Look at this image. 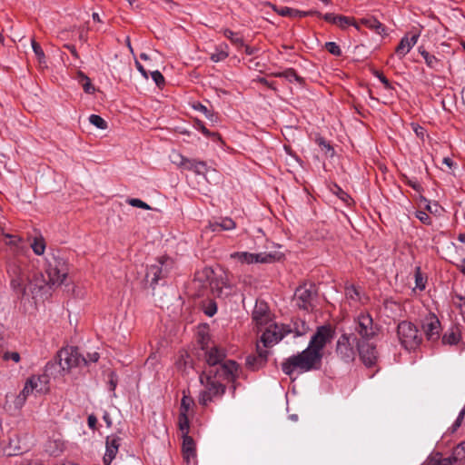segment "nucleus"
Wrapping results in <instances>:
<instances>
[{
    "instance_id": "1",
    "label": "nucleus",
    "mask_w": 465,
    "mask_h": 465,
    "mask_svg": "<svg viewBox=\"0 0 465 465\" xmlns=\"http://www.w3.org/2000/svg\"><path fill=\"white\" fill-rule=\"evenodd\" d=\"M6 272L10 279L11 289L18 300H22L28 295V289L32 294H35L44 286L38 282H44L42 275L30 280L28 266L18 260H11L7 263Z\"/></svg>"
},
{
    "instance_id": "2",
    "label": "nucleus",
    "mask_w": 465,
    "mask_h": 465,
    "mask_svg": "<svg viewBox=\"0 0 465 465\" xmlns=\"http://www.w3.org/2000/svg\"><path fill=\"white\" fill-rule=\"evenodd\" d=\"M322 363V355L310 350L308 347L302 352L292 355L282 363V370L291 376L294 371L307 372L320 368Z\"/></svg>"
},
{
    "instance_id": "3",
    "label": "nucleus",
    "mask_w": 465,
    "mask_h": 465,
    "mask_svg": "<svg viewBox=\"0 0 465 465\" xmlns=\"http://www.w3.org/2000/svg\"><path fill=\"white\" fill-rule=\"evenodd\" d=\"M193 284L198 290V296L203 294L202 291L203 289L209 287L213 295L222 297L223 295V289L228 288L225 278L223 275H215L210 267L198 271L194 275Z\"/></svg>"
},
{
    "instance_id": "4",
    "label": "nucleus",
    "mask_w": 465,
    "mask_h": 465,
    "mask_svg": "<svg viewBox=\"0 0 465 465\" xmlns=\"http://www.w3.org/2000/svg\"><path fill=\"white\" fill-rule=\"evenodd\" d=\"M200 381L204 386V390L199 395V403L201 405L206 406L214 398L222 397L224 394L225 385L213 377L212 370L203 371Z\"/></svg>"
},
{
    "instance_id": "5",
    "label": "nucleus",
    "mask_w": 465,
    "mask_h": 465,
    "mask_svg": "<svg viewBox=\"0 0 465 465\" xmlns=\"http://www.w3.org/2000/svg\"><path fill=\"white\" fill-rule=\"evenodd\" d=\"M48 382L49 379L46 375H33L28 378L25 383L24 389L15 399V405L21 408L25 404L27 397L34 392L38 394L48 392Z\"/></svg>"
},
{
    "instance_id": "6",
    "label": "nucleus",
    "mask_w": 465,
    "mask_h": 465,
    "mask_svg": "<svg viewBox=\"0 0 465 465\" xmlns=\"http://www.w3.org/2000/svg\"><path fill=\"white\" fill-rule=\"evenodd\" d=\"M397 334L401 344L406 350H414L421 342L419 330L411 322L403 321L398 324Z\"/></svg>"
},
{
    "instance_id": "7",
    "label": "nucleus",
    "mask_w": 465,
    "mask_h": 465,
    "mask_svg": "<svg viewBox=\"0 0 465 465\" xmlns=\"http://www.w3.org/2000/svg\"><path fill=\"white\" fill-rule=\"evenodd\" d=\"M47 275V281L45 282L43 278L42 284L45 282L50 288L60 286L68 274V268L66 263L61 259H54V262H49L45 271ZM41 283V282H38Z\"/></svg>"
},
{
    "instance_id": "8",
    "label": "nucleus",
    "mask_w": 465,
    "mask_h": 465,
    "mask_svg": "<svg viewBox=\"0 0 465 465\" xmlns=\"http://www.w3.org/2000/svg\"><path fill=\"white\" fill-rule=\"evenodd\" d=\"M352 341H371L377 334V327L369 313H361L356 321Z\"/></svg>"
},
{
    "instance_id": "9",
    "label": "nucleus",
    "mask_w": 465,
    "mask_h": 465,
    "mask_svg": "<svg viewBox=\"0 0 465 465\" xmlns=\"http://www.w3.org/2000/svg\"><path fill=\"white\" fill-rule=\"evenodd\" d=\"M59 365L64 371H70L73 368L87 365V360L79 353L75 347L63 348L58 352Z\"/></svg>"
},
{
    "instance_id": "10",
    "label": "nucleus",
    "mask_w": 465,
    "mask_h": 465,
    "mask_svg": "<svg viewBox=\"0 0 465 465\" xmlns=\"http://www.w3.org/2000/svg\"><path fill=\"white\" fill-rule=\"evenodd\" d=\"M292 332L291 326L279 325L277 323H271L263 331L261 337V342L263 349H268L278 343L283 337Z\"/></svg>"
},
{
    "instance_id": "11",
    "label": "nucleus",
    "mask_w": 465,
    "mask_h": 465,
    "mask_svg": "<svg viewBox=\"0 0 465 465\" xmlns=\"http://www.w3.org/2000/svg\"><path fill=\"white\" fill-rule=\"evenodd\" d=\"M215 380L234 383L238 378L239 365L236 361L228 360L211 369Z\"/></svg>"
},
{
    "instance_id": "12",
    "label": "nucleus",
    "mask_w": 465,
    "mask_h": 465,
    "mask_svg": "<svg viewBox=\"0 0 465 465\" xmlns=\"http://www.w3.org/2000/svg\"><path fill=\"white\" fill-rule=\"evenodd\" d=\"M334 331L329 325H323L317 328L316 332L312 337L308 348L317 354L323 356L322 350L328 342L331 341Z\"/></svg>"
},
{
    "instance_id": "13",
    "label": "nucleus",
    "mask_w": 465,
    "mask_h": 465,
    "mask_svg": "<svg viewBox=\"0 0 465 465\" xmlns=\"http://www.w3.org/2000/svg\"><path fill=\"white\" fill-rule=\"evenodd\" d=\"M424 465H465V441L458 444L451 456L442 458L439 454L428 460Z\"/></svg>"
},
{
    "instance_id": "14",
    "label": "nucleus",
    "mask_w": 465,
    "mask_h": 465,
    "mask_svg": "<svg viewBox=\"0 0 465 465\" xmlns=\"http://www.w3.org/2000/svg\"><path fill=\"white\" fill-rule=\"evenodd\" d=\"M201 348L203 351H204L205 361L210 369H213V367L224 361L226 357L224 349L214 343L210 344L208 341H204V338H203L201 341Z\"/></svg>"
},
{
    "instance_id": "15",
    "label": "nucleus",
    "mask_w": 465,
    "mask_h": 465,
    "mask_svg": "<svg viewBox=\"0 0 465 465\" xmlns=\"http://www.w3.org/2000/svg\"><path fill=\"white\" fill-rule=\"evenodd\" d=\"M356 342L357 350L363 364L367 367L375 365L378 360L376 346L370 342V341H358Z\"/></svg>"
},
{
    "instance_id": "16",
    "label": "nucleus",
    "mask_w": 465,
    "mask_h": 465,
    "mask_svg": "<svg viewBox=\"0 0 465 465\" xmlns=\"http://www.w3.org/2000/svg\"><path fill=\"white\" fill-rule=\"evenodd\" d=\"M170 262L168 258H161L156 263L150 265L147 268L145 278L150 282L151 286L154 287L159 280L164 278L167 275L166 265Z\"/></svg>"
},
{
    "instance_id": "17",
    "label": "nucleus",
    "mask_w": 465,
    "mask_h": 465,
    "mask_svg": "<svg viewBox=\"0 0 465 465\" xmlns=\"http://www.w3.org/2000/svg\"><path fill=\"white\" fill-rule=\"evenodd\" d=\"M336 354L345 362H351L355 358V350L351 341V335L342 334L336 343Z\"/></svg>"
},
{
    "instance_id": "18",
    "label": "nucleus",
    "mask_w": 465,
    "mask_h": 465,
    "mask_svg": "<svg viewBox=\"0 0 465 465\" xmlns=\"http://www.w3.org/2000/svg\"><path fill=\"white\" fill-rule=\"evenodd\" d=\"M231 258L237 260L241 263H268L273 259V256L269 253H251L248 252H236L231 254Z\"/></svg>"
},
{
    "instance_id": "19",
    "label": "nucleus",
    "mask_w": 465,
    "mask_h": 465,
    "mask_svg": "<svg viewBox=\"0 0 465 465\" xmlns=\"http://www.w3.org/2000/svg\"><path fill=\"white\" fill-rule=\"evenodd\" d=\"M422 329L427 340L435 341L440 339L441 326L440 320L435 314L430 313L424 318Z\"/></svg>"
},
{
    "instance_id": "20",
    "label": "nucleus",
    "mask_w": 465,
    "mask_h": 465,
    "mask_svg": "<svg viewBox=\"0 0 465 465\" xmlns=\"http://www.w3.org/2000/svg\"><path fill=\"white\" fill-rule=\"evenodd\" d=\"M252 318L258 327L271 324L272 316L267 303L264 302H256Z\"/></svg>"
},
{
    "instance_id": "21",
    "label": "nucleus",
    "mask_w": 465,
    "mask_h": 465,
    "mask_svg": "<svg viewBox=\"0 0 465 465\" xmlns=\"http://www.w3.org/2000/svg\"><path fill=\"white\" fill-rule=\"evenodd\" d=\"M269 351L263 349L259 343L256 347V354L249 355L246 358V365L252 371H256L266 363L268 360Z\"/></svg>"
},
{
    "instance_id": "22",
    "label": "nucleus",
    "mask_w": 465,
    "mask_h": 465,
    "mask_svg": "<svg viewBox=\"0 0 465 465\" xmlns=\"http://www.w3.org/2000/svg\"><path fill=\"white\" fill-rule=\"evenodd\" d=\"M313 296L314 291L312 285H310V287L302 285L298 287L295 291V299L297 300V304L303 310H309Z\"/></svg>"
},
{
    "instance_id": "23",
    "label": "nucleus",
    "mask_w": 465,
    "mask_h": 465,
    "mask_svg": "<svg viewBox=\"0 0 465 465\" xmlns=\"http://www.w3.org/2000/svg\"><path fill=\"white\" fill-rule=\"evenodd\" d=\"M106 450L104 456V464L110 465L115 458L118 448L120 446V438L115 435H111L106 438Z\"/></svg>"
},
{
    "instance_id": "24",
    "label": "nucleus",
    "mask_w": 465,
    "mask_h": 465,
    "mask_svg": "<svg viewBox=\"0 0 465 465\" xmlns=\"http://www.w3.org/2000/svg\"><path fill=\"white\" fill-rule=\"evenodd\" d=\"M266 5L271 6L278 15L282 16L304 17L312 15H317L319 16H322V15L317 11H300L287 6L279 8L275 5H272L271 3H267Z\"/></svg>"
},
{
    "instance_id": "25",
    "label": "nucleus",
    "mask_w": 465,
    "mask_h": 465,
    "mask_svg": "<svg viewBox=\"0 0 465 465\" xmlns=\"http://www.w3.org/2000/svg\"><path fill=\"white\" fill-rule=\"evenodd\" d=\"M420 37V32L414 33L411 37L405 35L401 38L399 45L396 47V54L401 57H404L411 48L417 44Z\"/></svg>"
},
{
    "instance_id": "26",
    "label": "nucleus",
    "mask_w": 465,
    "mask_h": 465,
    "mask_svg": "<svg viewBox=\"0 0 465 465\" xmlns=\"http://www.w3.org/2000/svg\"><path fill=\"white\" fill-rule=\"evenodd\" d=\"M461 341V329L452 324L442 335L441 341L445 345H457Z\"/></svg>"
},
{
    "instance_id": "27",
    "label": "nucleus",
    "mask_w": 465,
    "mask_h": 465,
    "mask_svg": "<svg viewBox=\"0 0 465 465\" xmlns=\"http://www.w3.org/2000/svg\"><path fill=\"white\" fill-rule=\"evenodd\" d=\"M183 455L184 460L190 462L196 457L195 444L189 435H183Z\"/></svg>"
},
{
    "instance_id": "28",
    "label": "nucleus",
    "mask_w": 465,
    "mask_h": 465,
    "mask_svg": "<svg viewBox=\"0 0 465 465\" xmlns=\"http://www.w3.org/2000/svg\"><path fill=\"white\" fill-rule=\"evenodd\" d=\"M209 227L213 232H217L219 230L230 231L236 227V223L232 219L224 217L222 218L220 222L210 223Z\"/></svg>"
},
{
    "instance_id": "29",
    "label": "nucleus",
    "mask_w": 465,
    "mask_h": 465,
    "mask_svg": "<svg viewBox=\"0 0 465 465\" xmlns=\"http://www.w3.org/2000/svg\"><path fill=\"white\" fill-rule=\"evenodd\" d=\"M229 56V46L227 44L223 43L216 46L215 52L211 54V60L218 63L225 60Z\"/></svg>"
},
{
    "instance_id": "30",
    "label": "nucleus",
    "mask_w": 465,
    "mask_h": 465,
    "mask_svg": "<svg viewBox=\"0 0 465 465\" xmlns=\"http://www.w3.org/2000/svg\"><path fill=\"white\" fill-rule=\"evenodd\" d=\"M419 52L421 54V56L424 58L426 64L434 70H439L440 66L441 65V62L440 59H438L435 55L430 54L429 52H427L422 47L419 48Z\"/></svg>"
},
{
    "instance_id": "31",
    "label": "nucleus",
    "mask_w": 465,
    "mask_h": 465,
    "mask_svg": "<svg viewBox=\"0 0 465 465\" xmlns=\"http://www.w3.org/2000/svg\"><path fill=\"white\" fill-rule=\"evenodd\" d=\"M345 296L348 300L353 302L363 303V296L359 289L354 285H349L345 287Z\"/></svg>"
},
{
    "instance_id": "32",
    "label": "nucleus",
    "mask_w": 465,
    "mask_h": 465,
    "mask_svg": "<svg viewBox=\"0 0 465 465\" xmlns=\"http://www.w3.org/2000/svg\"><path fill=\"white\" fill-rule=\"evenodd\" d=\"M360 22L361 25L374 30L379 35L384 32L383 25L374 17L362 18Z\"/></svg>"
},
{
    "instance_id": "33",
    "label": "nucleus",
    "mask_w": 465,
    "mask_h": 465,
    "mask_svg": "<svg viewBox=\"0 0 465 465\" xmlns=\"http://www.w3.org/2000/svg\"><path fill=\"white\" fill-rule=\"evenodd\" d=\"M292 332H294L296 336H302L309 331V326L306 322L301 319H296L292 322V328L291 327Z\"/></svg>"
},
{
    "instance_id": "34",
    "label": "nucleus",
    "mask_w": 465,
    "mask_h": 465,
    "mask_svg": "<svg viewBox=\"0 0 465 465\" xmlns=\"http://www.w3.org/2000/svg\"><path fill=\"white\" fill-rule=\"evenodd\" d=\"M273 75L275 77L285 78L290 82H292V81H297L299 83L302 82V78L301 76H299L296 74L295 70L292 68H288L282 72L274 73Z\"/></svg>"
},
{
    "instance_id": "35",
    "label": "nucleus",
    "mask_w": 465,
    "mask_h": 465,
    "mask_svg": "<svg viewBox=\"0 0 465 465\" xmlns=\"http://www.w3.org/2000/svg\"><path fill=\"white\" fill-rule=\"evenodd\" d=\"M77 80L85 93L93 94L94 92V87L93 86L90 78L83 72L79 71L77 73Z\"/></svg>"
},
{
    "instance_id": "36",
    "label": "nucleus",
    "mask_w": 465,
    "mask_h": 465,
    "mask_svg": "<svg viewBox=\"0 0 465 465\" xmlns=\"http://www.w3.org/2000/svg\"><path fill=\"white\" fill-rule=\"evenodd\" d=\"M223 35L230 40V42L237 47L243 46V39L239 33L232 32V30L225 28L223 30Z\"/></svg>"
},
{
    "instance_id": "37",
    "label": "nucleus",
    "mask_w": 465,
    "mask_h": 465,
    "mask_svg": "<svg viewBox=\"0 0 465 465\" xmlns=\"http://www.w3.org/2000/svg\"><path fill=\"white\" fill-rule=\"evenodd\" d=\"M31 248L36 255L44 254L45 251V242L42 236L35 237L31 242Z\"/></svg>"
},
{
    "instance_id": "38",
    "label": "nucleus",
    "mask_w": 465,
    "mask_h": 465,
    "mask_svg": "<svg viewBox=\"0 0 465 465\" xmlns=\"http://www.w3.org/2000/svg\"><path fill=\"white\" fill-rule=\"evenodd\" d=\"M32 48L33 51L41 65H45V55L44 53V50L42 49L41 45L35 40H32Z\"/></svg>"
},
{
    "instance_id": "39",
    "label": "nucleus",
    "mask_w": 465,
    "mask_h": 465,
    "mask_svg": "<svg viewBox=\"0 0 465 465\" xmlns=\"http://www.w3.org/2000/svg\"><path fill=\"white\" fill-rule=\"evenodd\" d=\"M178 425H179V429L183 432V434L188 435L189 429H190V422H189V418H188L187 414L179 413Z\"/></svg>"
},
{
    "instance_id": "40",
    "label": "nucleus",
    "mask_w": 465,
    "mask_h": 465,
    "mask_svg": "<svg viewBox=\"0 0 465 465\" xmlns=\"http://www.w3.org/2000/svg\"><path fill=\"white\" fill-rule=\"evenodd\" d=\"M5 238H8L10 241L7 242L8 245L16 247L18 252H22L25 249V245H21L23 242V239L20 237H17L15 235H11L8 233L5 234Z\"/></svg>"
},
{
    "instance_id": "41",
    "label": "nucleus",
    "mask_w": 465,
    "mask_h": 465,
    "mask_svg": "<svg viewBox=\"0 0 465 465\" xmlns=\"http://www.w3.org/2000/svg\"><path fill=\"white\" fill-rule=\"evenodd\" d=\"M174 157L180 159V163L182 164L183 168H184L186 170H189V171H193V169H194L193 166H194V164L196 163V160H194V159H188V158L183 156L180 153H175Z\"/></svg>"
},
{
    "instance_id": "42",
    "label": "nucleus",
    "mask_w": 465,
    "mask_h": 465,
    "mask_svg": "<svg viewBox=\"0 0 465 465\" xmlns=\"http://www.w3.org/2000/svg\"><path fill=\"white\" fill-rule=\"evenodd\" d=\"M89 122L94 126H96L98 129L105 130L107 128V123L100 115L91 114L89 116Z\"/></svg>"
},
{
    "instance_id": "43",
    "label": "nucleus",
    "mask_w": 465,
    "mask_h": 465,
    "mask_svg": "<svg viewBox=\"0 0 465 465\" xmlns=\"http://www.w3.org/2000/svg\"><path fill=\"white\" fill-rule=\"evenodd\" d=\"M336 21L337 22L335 23V25H337L338 26H340L342 29L350 25H351L355 26L357 29H359L358 25L354 23L353 19H351L348 16L337 15Z\"/></svg>"
},
{
    "instance_id": "44",
    "label": "nucleus",
    "mask_w": 465,
    "mask_h": 465,
    "mask_svg": "<svg viewBox=\"0 0 465 465\" xmlns=\"http://www.w3.org/2000/svg\"><path fill=\"white\" fill-rule=\"evenodd\" d=\"M192 405H193V398L184 394L181 401L180 413L188 415V411L191 409Z\"/></svg>"
},
{
    "instance_id": "45",
    "label": "nucleus",
    "mask_w": 465,
    "mask_h": 465,
    "mask_svg": "<svg viewBox=\"0 0 465 465\" xmlns=\"http://www.w3.org/2000/svg\"><path fill=\"white\" fill-rule=\"evenodd\" d=\"M325 49L331 54L335 56L341 55V49L335 42H327L325 44Z\"/></svg>"
},
{
    "instance_id": "46",
    "label": "nucleus",
    "mask_w": 465,
    "mask_h": 465,
    "mask_svg": "<svg viewBox=\"0 0 465 465\" xmlns=\"http://www.w3.org/2000/svg\"><path fill=\"white\" fill-rule=\"evenodd\" d=\"M127 203H129L133 207H137L144 210H151V206L148 205L145 202L137 199V198H130L127 201Z\"/></svg>"
},
{
    "instance_id": "47",
    "label": "nucleus",
    "mask_w": 465,
    "mask_h": 465,
    "mask_svg": "<svg viewBox=\"0 0 465 465\" xmlns=\"http://www.w3.org/2000/svg\"><path fill=\"white\" fill-rule=\"evenodd\" d=\"M152 79L154 81L158 87H163L165 84L164 77L158 70L151 72Z\"/></svg>"
},
{
    "instance_id": "48",
    "label": "nucleus",
    "mask_w": 465,
    "mask_h": 465,
    "mask_svg": "<svg viewBox=\"0 0 465 465\" xmlns=\"http://www.w3.org/2000/svg\"><path fill=\"white\" fill-rule=\"evenodd\" d=\"M194 126L197 130L201 131L206 137L209 136H217L218 134L215 133H211L203 124V123L200 120H196Z\"/></svg>"
},
{
    "instance_id": "49",
    "label": "nucleus",
    "mask_w": 465,
    "mask_h": 465,
    "mask_svg": "<svg viewBox=\"0 0 465 465\" xmlns=\"http://www.w3.org/2000/svg\"><path fill=\"white\" fill-rule=\"evenodd\" d=\"M193 167H194V169L193 172H194L196 174H199V175L205 174V173L208 170L206 163H204L203 161L196 160V163Z\"/></svg>"
},
{
    "instance_id": "50",
    "label": "nucleus",
    "mask_w": 465,
    "mask_h": 465,
    "mask_svg": "<svg viewBox=\"0 0 465 465\" xmlns=\"http://www.w3.org/2000/svg\"><path fill=\"white\" fill-rule=\"evenodd\" d=\"M204 313L212 317L217 312V305L214 302L211 301L203 309Z\"/></svg>"
},
{
    "instance_id": "51",
    "label": "nucleus",
    "mask_w": 465,
    "mask_h": 465,
    "mask_svg": "<svg viewBox=\"0 0 465 465\" xmlns=\"http://www.w3.org/2000/svg\"><path fill=\"white\" fill-rule=\"evenodd\" d=\"M416 217L424 224H430L431 223V218L430 215L423 212V211H418L416 213Z\"/></svg>"
},
{
    "instance_id": "52",
    "label": "nucleus",
    "mask_w": 465,
    "mask_h": 465,
    "mask_svg": "<svg viewBox=\"0 0 465 465\" xmlns=\"http://www.w3.org/2000/svg\"><path fill=\"white\" fill-rule=\"evenodd\" d=\"M374 75L383 84L386 89H391V84L390 81L385 77V75L382 73L375 71Z\"/></svg>"
},
{
    "instance_id": "53",
    "label": "nucleus",
    "mask_w": 465,
    "mask_h": 465,
    "mask_svg": "<svg viewBox=\"0 0 465 465\" xmlns=\"http://www.w3.org/2000/svg\"><path fill=\"white\" fill-rule=\"evenodd\" d=\"M193 108L199 112H201L202 114H203L207 118L209 119H212L213 117V114L211 113L210 110H208V108L202 104H197L196 105L193 106Z\"/></svg>"
},
{
    "instance_id": "54",
    "label": "nucleus",
    "mask_w": 465,
    "mask_h": 465,
    "mask_svg": "<svg viewBox=\"0 0 465 465\" xmlns=\"http://www.w3.org/2000/svg\"><path fill=\"white\" fill-rule=\"evenodd\" d=\"M464 417H465V408H463L460 411V413H459V415H458L454 424L452 425L453 430H456L461 425V423H462V421L464 420Z\"/></svg>"
},
{
    "instance_id": "55",
    "label": "nucleus",
    "mask_w": 465,
    "mask_h": 465,
    "mask_svg": "<svg viewBox=\"0 0 465 465\" xmlns=\"http://www.w3.org/2000/svg\"><path fill=\"white\" fill-rule=\"evenodd\" d=\"M4 359L6 360V361L7 360H12L15 362H18L20 361V355L16 351L5 352V355H4Z\"/></svg>"
},
{
    "instance_id": "56",
    "label": "nucleus",
    "mask_w": 465,
    "mask_h": 465,
    "mask_svg": "<svg viewBox=\"0 0 465 465\" xmlns=\"http://www.w3.org/2000/svg\"><path fill=\"white\" fill-rule=\"evenodd\" d=\"M335 193L345 203H349V201L351 200V197L343 192L340 187H337V192Z\"/></svg>"
},
{
    "instance_id": "57",
    "label": "nucleus",
    "mask_w": 465,
    "mask_h": 465,
    "mask_svg": "<svg viewBox=\"0 0 465 465\" xmlns=\"http://www.w3.org/2000/svg\"><path fill=\"white\" fill-rule=\"evenodd\" d=\"M322 18L328 22V23H331V24H334L337 22L336 21V18H337V15H334V14H331V13H328V14H325L324 15H322Z\"/></svg>"
},
{
    "instance_id": "58",
    "label": "nucleus",
    "mask_w": 465,
    "mask_h": 465,
    "mask_svg": "<svg viewBox=\"0 0 465 465\" xmlns=\"http://www.w3.org/2000/svg\"><path fill=\"white\" fill-rule=\"evenodd\" d=\"M99 353L94 351V352H92V353H88L87 354V357L86 360H87V363L88 362H96L98 360H99Z\"/></svg>"
},
{
    "instance_id": "59",
    "label": "nucleus",
    "mask_w": 465,
    "mask_h": 465,
    "mask_svg": "<svg viewBox=\"0 0 465 465\" xmlns=\"http://www.w3.org/2000/svg\"><path fill=\"white\" fill-rule=\"evenodd\" d=\"M135 65H136V68L138 69V71L142 74V75L144 77V78H148V73L147 71L143 68V66L138 62V61H135Z\"/></svg>"
},
{
    "instance_id": "60",
    "label": "nucleus",
    "mask_w": 465,
    "mask_h": 465,
    "mask_svg": "<svg viewBox=\"0 0 465 465\" xmlns=\"http://www.w3.org/2000/svg\"><path fill=\"white\" fill-rule=\"evenodd\" d=\"M87 422H88V426L91 428V429H94L95 428V425L97 423V419L94 415H90L87 419Z\"/></svg>"
},
{
    "instance_id": "61",
    "label": "nucleus",
    "mask_w": 465,
    "mask_h": 465,
    "mask_svg": "<svg viewBox=\"0 0 465 465\" xmlns=\"http://www.w3.org/2000/svg\"><path fill=\"white\" fill-rule=\"evenodd\" d=\"M413 130L415 132V134L420 136V137H423L424 134H425V130L423 127L421 126H419V125H416L413 127Z\"/></svg>"
},
{
    "instance_id": "62",
    "label": "nucleus",
    "mask_w": 465,
    "mask_h": 465,
    "mask_svg": "<svg viewBox=\"0 0 465 465\" xmlns=\"http://www.w3.org/2000/svg\"><path fill=\"white\" fill-rule=\"evenodd\" d=\"M65 48H67L69 50V52L75 57V58H78V53L76 51V48L74 45H64Z\"/></svg>"
},
{
    "instance_id": "63",
    "label": "nucleus",
    "mask_w": 465,
    "mask_h": 465,
    "mask_svg": "<svg viewBox=\"0 0 465 465\" xmlns=\"http://www.w3.org/2000/svg\"><path fill=\"white\" fill-rule=\"evenodd\" d=\"M319 145L322 146L323 148L327 149L328 151L332 150L331 146L322 138H320L319 140Z\"/></svg>"
},
{
    "instance_id": "64",
    "label": "nucleus",
    "mask_w": 465,
    "mask_h": 465,
    "mask_svg": "<svg viewBox=\"0 0 465 465\" xmlns=\"http://www.w3.org/2000/svg\"><path fill=\"white\" fill-rule=\"evenodd\" d=\"M460 303L459 306L462 312V313L465 314V295L464 296H459Z\"/></svg>"
}]
</instances>
